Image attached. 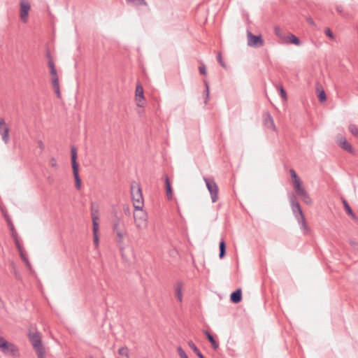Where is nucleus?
<instances>
[{"mask_svg":"<svg viewBox=\"0 0 358 358\" xmlns=\"http://www.w3.org/2000/svg\"><path fill=\"white\" fill-rule=\"evenodd\" d=\"M127 3L134 6H147L145 0H126Z\"/></svg>","mask_w":358,"mask_h":358,"instance_id":"obj_28","label":"nucleus"},{"mask_svg":"<svg viewBox=\"0 0 358 358\" xmlns=\"http://www.w3.org/2000/svg\"><path fill=\"white\" fill-rule=\"evenodd\" d=\"M293 185L296 193L303 188L301 187V181L300 179L294 180Z\"/></svg>","mask_w":358,"mask_h":358,"instance_id":"obj_33","label":"nucleus"},{"mask_svg":"<svg viewBox=\"0 0 358 358\" xmlns=\"http://www.w3.org/2000/svg\"><path fill=\"white\" fill-rule=\"evenodd\" d=\"M0 351L8 355L17 357L19 355V350L13 343L7 341L3 337L0 336Z\"/></svg>","mask_w":358,"mask_h":358,"instance_id":"obj_5","label":"nucleus"},{"mask_svg":"<svg viewBox=\"0 0 358 358\" xmlns=\"http://www.w3.org/2000/svg\"><path fill=\"white\" fill-rule=\"evenodd\" d=\"M325 34H326V35H327V36H328L329 37H330V38H334V34H333V33L331 32V31L330 30V29H329V28H328V29H327L325 30Z\"/></svg>","mask_w":358,"mask_h":358,"instance_id":"obj_49","label":"nucleus"},{"mask_svg":"<svg viewBox=\"0 0 358 358\" xmlns=\"http://www.w3.org/2000/svg\"><path fill=\"white\" fill-rule=\"evenodd\" d=\"M203 180L206 182V187L210 192V198L213 203H215L218 197V186L213 179L208 178L204 177Z\"/></svg>","mask_w":358,"mask_h":358,"instance_id":"obj_6","label":"nucleus"},{"mask_svg":"<svg viewBox=\"0 0 358 358\" xmlns=\"http://www.w3.org/2000/svg\"><path fill=\"white\" fill-rule=\"evenodd\" d=\"M38 146L41 149V152L43 151L45 145L41 140L38 141Z\"/></svg>","mask_w":358,"mask_h":358,"instance_id":"obj_48","label":"nucleus"},{"mask_svg":"<svg viewBox=\"0 0 358 358\" xmlns=\"http://www.w3.org/2000/svg\"><path fill=\"white\" fill-rule=\"evenodd\" d=\"M8 225L9 227V229L11 231V236L13 238H15L16 236H18L17 233L15 229V227L10 219L6 218Z\"/></svg>","mask_w":358,"mask_h":358,"instance_id":"obj_29","label":"nucleus"},{"mask_svg":"<svg viewBox=\"0 0 358 358\" xmlns=\"http://www.w3.org/2000/svg\"><path fill=\"white\" fill-rule=\"evenodd\" d=\"M188 345L199 358H206L192 341H188Z\"/></svg>","mask_w":358,"mask_h":358,"instance_id":"obj_26","label":"nucleus"},{"mask_svg":"<svg viewBox=\"0 0 358 358\" xmlns=\"http://www.w3.org/2000/svg\"><path fill=\"white\" fill-rule=\"evenodd\" d=\"M296 194L307 205H311L313 203L312 199L304 188L299 191Z\"/></svg>","mask_w":358,"mask_h":358,"instance_id":"obj_12","label":"nucleus"},{"mask_svg":"<svg viewBox=\"0 0 358 358\" xmlns=\"http://www.w3.org/2000/svg\"><path fill=\"white\" fill-rule=\"evenodd\" d=\"M337 141L339 146L350 153H354V149L350 143H349L345 137L340 135L337 137Z\"/></svg>","mask_w":358,"mask_h":358,"instance_id":"obj_10","label":"nucleus"},{"mask_svg":"<svg viewBox=\"0 0 358 358\" xmlns=\"http://www.w3.org/2000/svg\"><path fill=\"white\" fill-rule=\"evenodd\" d=\"M46 57L47 58L49 59H52V57H51V55H50V52H48L47 54H46Z\"/></svg>","mask_w":358,"mask_h":358,"instance_id":"obj_52","label":"nucleus"},{"mask_svg":"<svg viewBox=\"0 0 358 358\" xmlns=\"http://www.w3.org/2000/svg\"><path fill=\"white\" fill-rule=\"evenodd\" d=\"M50 165L53 168H57V160L55 157H51L50 159Z\"/></svg>","mask_w":358,"mask_h":358,"instance_id":"obj_46","label":"nucleus"},{"mask_svg":"<svg viewBox=\"0 0 358 358\" xmlns=\"http://www.w3.org/2000/svg\"><path fill=\"white\" fill-rule=\"evenodd\" d=\"M0 134L5 143L9 142V128L7 127L5 120L0 118Z\"/></svg>","mask_w":358,"mask_h":358,"instance_id":"obj_9","label":"nucleus"},{"mask_svg":"<svg viewBox=\"0 0 358 358\" xmlns=\"http://www.w3.org/2000/svg\"><path fill=\"white\" fill-rule=\"evenodd\" d=\"M307 20L310 24H314V22L311 18H308Z\"/></svg>","mask_w":358,"mask_h":358,"instance_id":"obj_53","label":"nucleus"},{"mask_svg":"<svg viewBox=\"0 0 358 358\" xmlns=\"http://www.w3.org/2000/svg\"><path fill=\"white\" fill-rule=\"evenodd\" d=\"M90 358H93V357H90Z\"/></svg>","mask_w":358,"mask_h":358,"instance_id":"obj_54","label":"nucleus"},{"mask_svg":"<svg viewBox=\"0 0 358 358\" xmlns=\"http://www.w3.org/2000/svg\"><path fill=\"white\" fill-rule=\"evenodd\" d=\"M134 219L136 227L139 230L145 229L148 226V215L143 208H135Z\"/></svg>","mask_w":358,"mask_h":358,"instance_id":"obj_3","label":"nucleus"},{"mask_svg":"<svg viewBox=\"0 0 358 358\" xmlns=\"http://www.w3.org/2000/svg\"><path fill=\"white\" fill-rule=\"evenodd\" d=\"M349 131L355 137L358 138V127L354 124H350L348 127Z\"/></svg>","mask_w":358,"mask_h":358,"instance_id":"obj_31","label":"nucleus"},{"mask_svg":"<svg viewBox=\"0 0 358 358\" xmlns=\"http://www.w3.org/2000/svg\"><path fill=\"white\" fill-rule=\"evenodd\" d=\"M342 202H343V206H344V209H345L346 213L348 215H350L352 219L356 220L357 217L355 215V213H353L352 208H350V206L348 204V203L347 202V201L345 199H342Z\"/></svg>","mask_w":358,"mask_h":358,"instance_id":"obj_18","label":"nucleus"},{"mask_svg":"<svg viewBox=\"0 0 358 358\" xmlns=\"http://www.w3.org/2000/svg\"><path fill=\"white\" fill-rule=\"evenodd\" d=\"M275 34L282 41V43L287 42V36L285 35L282 30L278 27L274 28Z\"/></svg>","mask_w":358,"mask_h":358,"instance_id":"obj_22","label":"nucleus"},{"mask_svg":"<svg viewBox=\"0 0 358 358\" xmlns=\"http://www.w3.org/2000/svg\"><path fill=\"white\" fill-rule=\"evenodd\" d=\"M297 222L301 226V229L303 231V233L307 234L309 231L310 229L306 223L305 216L299 217V219L297 220Z\"/></svg>","mask_w":358,"mask_h":358,"instance_id":"obj_19","label":"nucleus"},{"mask_svg":"<svg viewBox=\"0 0 358 358\" xmlns=\"http://www.w3.org/2000/svg\"><path fill=\"white\" fill-rule=\"evenodd\" d=\"M318 99L321 102H323L327 99L325 92L322 89L319 92Z\"/></svg>","mask_w":358,"mask_h":358,"instance_id":"obj_40","label":"nucleus"},{"mask_svg":"<svg viewBox=\"0 0 358 358\" xmlns=\"http://www.w3.org/2000/svg\"><path fill=\"white\" fill-rule=\"evenodd\" d=\"M130 190L134 208H143V197L139 184L133 181L131 183Z\"/></svg>","mask_w":358,"mask_h":358,"instance_id":"obj_2","label":"nucleus"},{"mask_svg":"<svg viewBox=\"0 0 358 358\" xmlns=\"http://www.w3.org/2000/svg\"><path fill=\"white\" fill-rule=\"evenodd\" d=\"M20 255L22 258V259L24 262V263L26 264V265L27 266H30V263L27 259V257H26V255H24V251H22V253H20Z\"/></svg>","mask_w":358,"mask_h":358,"instance_id":"obj_43","label":"nucleus"},{"mask_svg":"<svg viewBox=\"0 0 358 358\" xmlns=\"http://www.w3.org/2000/svg\"><path fill=\"white\" fill-rule=\"evenodd\" d=\"M15 244V246L19 252V253H22V251H23V248L19 241L18 236H16L15 238H13Z\"/></svg>","mask_w":358,"mask_h":358,"instance_id":"obj_35","label":"nucleus"},{"mask_svg":"<svg viewBox=\"0 0 358 358\" xmlns=\"http://www.w3.org/2000/svg\"><path fill=\"white\" fill-rule=\"evenodd\" d=\"M336 8L337 12H338L340 15H343V17H346V15H346L345 13H343V9L342 6H341V5H337V6H336Z\"/></svg>","mask_w":358,"mask_h":358,"instance_id":"obj_45","label":"nucleus"},{"mask_svg":"<svg viewBox=\"0 0 358 358\" xmlns=\"http://www.w3.org/2000/svg\"><path fill=\"white\" fill-rule=\"evenodd\" d=\"M48 66L50 68V73L51 75V80L55 78H58L57 70L55 66V63L52 59H49Z\"/></svg>","mask_w":358,"mask_h":358,"instance_id":"obj_20","label":"nucleus"},{"mask_svg":"<svg viewBox=\"0 0 358 358\" xmlns=\"http://www.w3.org/2000/svg\"><path fill=\"white\" fill-rule=\"evenodd\" d=\"M248 45L252 48H260L264 45V41L261 35H254L250 31L247 33Z\"/></svg>","mask_w":358,"mask_h":358,"instance_id":"obj_7","label":"nucleus"},{"mask_svg":"<svg viewBox=\"0 0 358 358\" xmlns=\"http://www.w3.org/2000/svg\"><path fill=\"white\" fill-rule=\"evenodd\" d=\"M28 336H29V341L32 344V345L37 354V356L39 358H44L45 351V348L42 344L40 333L37 331H30L28 334Z\"/></svg>","mask_w":358,"mask_h":358,"instance_id":"obj_1","label":"nucleus"},{"mask_svg":"<svg viewBox=\"0 0 358 358\" xmlns=\"http://www.w3.org/2000/svg\"><path fill=\"white\" fill-rule=\"evenodd\" d=\"M55 92L58 98H61V92H60L59 89L57 90H55Z\"/></svg>","mask_w":358,"mask_h":358,"instance_id":"obj_51","label":"nucleus"},{"mask_svg":"<svg viewBox=\"0 0 358 358\" xmlns=\"http://www.w3.org/2000/svg\"><path fill=\"white\" fill-rule=\"evenodd\" d=\"M289 201L290 203V206H294V204H299V201H297L296 196L294 194H291L289 196Z\"/></svg>","mask_w":358,"mask_h":358,"instance_id":"obj_34","label":"nucleus"},{"mask_svg":"<svg viewBox=\"0 0 358 358\" xmlns=\"http://www.w3.org/2000/svg\"><path fill=\"white\" fill-rule=\"evenodd\" d=\"M217 61H218V62L220 63V64L223 68H226V64H225V63L224 62V61L222 60V57L221 52H218L217 56Z\"/></svg>","mask_w":358,"mask_h":358,"instance_id":"obj_41","label":"nucleus"},{"mask_svg":"<svg viewBox=\"0 0 358 358\" xmlns=\"http://www.w3.org/2000/svg\"><path fill=\"white\" fill-rule=\"evenodd\" d=\"M93 236H94V243L96 246L98 245L99 244V238H98V235L97 234H93Z\"/></svg>","mask_w":358,"mask_h":358,"instance_id":"obj_50","label":"nucleus"},{"mask_svg":"<svg viewBox=\"0 0 358 358\" xmlns=\"http://www.w3.org/2000/svg\"><path fill=\"white\" fill-rule=\"evenodd\" d=\"M176 296L179 302L182 301V283L178 282L175 286Z\"/></svg>","mask_w":358,"mask_h":358,"instance_id":"obj_15","label":"nucleus"},{"mask_svg":"<svg viewBox=\"0 0 358 358\" xmlns=\"http://www.w3.org/2000/svg\"><path fill=\"white\" fill-rule=\"evenodd\" d=\"M124 224L119 218H117L113 224V231L117 233L118 231L124 229Z\"/></svg>","mask_w":358,"mask_h":358,"instance_id":"obj_27","label":"nucleus"},{"mask_svg":"<svg viewBox=\"0 0 358 358\" xmlns=\"http://www.w3.org/2000/svg\"><path fill=\"white\" fill-rule=\"evenodd\" d=\"M199 73L201 75H206L207 74V71H206V67L204 64H201L199 67Z\"/></svg>","mask_w":358,"mask_h":358,"instance_id":"obj_44","label":"nucleus"},{"mask_svg":"<svg viewBox=\"0 0 358 358\" xmlns=\"http://www.w3.org/2000/svg\"><path fill=\"white\" fill-rule=\"evenodd\" d=\"M293 214L296 220H299V217H302L304 216L302 209L300 206V204H294V206L291 207Z\"/></svg>","mask_w":358,"mask_h":358,"instance_id":"obj_16","label":"nucleus"},{"mask_svg":"<svg viewBox=\"0 0 358 358\" xmlns=\"http://www.w3.org/2000/svg\"><path fill=\"white\" fill-rule=\"evenodd\" d=\"M91 210H92V218L93 219V215L94 214L96 215V217H99L98 216V209L97 208H94V205L92 204V208H91Z\"/></svg>","mask_w":358,"mask_h":358,"instance_id":"obj_47","label":"nucleus"},{"mask_svg":"<svg viewBox=\"0 0 358 358\" xmlns=\"http://www.w3.org/2000/svg\"><path fill=\"white\" fill-rule=\"evenodd\" d=\"M264 124L268 129L273 131L275 130L273 119L269 113L266 114L264 120Z\"/></svg>","mask_w":358,"mask_h":358,"instance_id":"obj_13","label":"nucleus"},{"mask_svg":"<svg viewBox=\"0 0 358 358\" xmlns=\"http://www.w3.org/2000/svg\"><path fill=\"white\" fill-rule=\"evenodd\" d=\"M203 83H204V85L206 87L205 101H204V102H205V103H207L208 99V96H209V84H208V83L206 80H204Z\"/></svg>","mask_w":358,"mask_h":358,"instance_id":"obj_36","label":"nucleus"},{"mask_svg":"<svg viewBox=\"0 0 358 358\" xmlns=\"http://www.w3.org/2000/svg\"><path fill=\"white\" fill-rule=\"evenodd\" d=\"M116 234V236L117 237V243L120 244V245H122L123 243V241H124V235L126 234V231L125 229H122L121 231H118ZM120 249L122 250L123 248L122 247V245H120Z\"/></svg>","mask_w":358,"mask_h":358,"instance_id":"obj_25","label":"nucleus"},{"mask_svg":"<svg viewBox=\"0 0 358 358\" xmlns=\"http://www.w3.org/2000/svg\"><path fill=\"white\" fill-rule=\"evenodd\" d=\"M231 301L234 303H239L242 299V292L241 289H238L233 292L230 296Z\"/></svg>","mask_w":358,"mask_h":358,"instance_id":"obj_14","label":"nucleus"},{"mask_svg":"<svg viewBox=\"0 0 358 358\" xmlns=\"http://www.w3.org/2000/svg\"><path fill=\"white\" fill-rule=\"evenodd\" d=\"M54 91L59 89V78H55L51 80Z\"/></svg>","mask_w":358,"mask_h":358,"instance_id":"obj_38","label":"nucleus"},{"mask_svg":"<svg viewBox=\"0 0 358 358\" xmlns=\"http://www.w3.org/2000/svg\"><path fill=\"white\" fill-rule=\"evenodd\" d=\"M71 165L73 169V173L75 178L76 188L80 189L81 188V179L79 176L78 171L79 166L76 162L77 159V150L74 146L71 148Z\"/></svg>","mask_w":358,"mask_h":358,"instance_id":"obj_4","label":"nucleus"},{"mask_svg":"<svg viewBox=\"0 0 358 358\" xmlns=\"http://www.w3.org/2000/svg\"><path fill=\"white\" fill-rule=\"evenodd\" d=\"M289 173H290V176H291V177H292V181H294V180H299V179H300V178L298 177V176H297V174H296V171H295L294 169H289Z\"/></svg>","mask_w":358,"mask_h":358,"instance_id":"obj_42","label":"nucleus"},{"mask_svg":"<svg viewBox=\"0 0 358 358\" xmlns=\"http://www.w3.org/2000/svg\"><path fill=\"white\" fill-rule=\"evenodd\" d=\"M135 96L136 100L138 102V106H143V104L140 103L141 101H144L143 88L141 84L136 85Z\"/></svg>","mask_w":358,"mask_h":358,"instance_id":"obj_11","label":"nucleus"},{"mask_svg":"<svg viewBox=\"0 0 358 358\" xmlns=\"http://www.w3.org/2000/svg\"><path fill=\"white\" fill-rule=\"evenodd\" d=\"M276 87L278 90L280 94L281 97L282 98V99L284 101H287V93H286L285 89L283 88V87L281 85H278L276 86Z\"/></svg>","mask_w":358,"mask_h":358,"instance_id":"obj_32","label":"nucleus"},{"mask_svg":"<svg viewBox=\"0 0 358 358\" xmlns=\"http://www.w3.org/2000/svg\"><path fill=\"white\" fill-rule=\"evenodd\" d=\"M220 254L219 257L222 259L226 255V243L224 239H222L219 245Z\"/></svg>","mask_w":358,"mask_h":358,"instance_id":"obj_24","label":"nucleus"},{"mask_svg":"<svg viewBox=\"0 0 358 358\" xmlns=\"http://www.w3.org/2000/svg\"><path fill=\"white\" fill-rule=\"evenodd\" d=\"M99 217H96V215H93L92 223H93V234H97L99 229V223H98Z\"/></svg>","mask_w":358,"mask_h":358,"instance_id":"obj_30","label":"nucleus"},{"mask_svg":"<svg viewBox=\"0 0 358 358\" xmlns=\"http://www.w3.org/2000/svg\"><path fill=\"white\" fill-rule=\"evenodd\" d=\"M177 351L180 358H189L185 352L180 346L177 348Z\"/></svg>","mask_w":358,"mask_h":358,"instance_id":"obj_39","label":"nucleus"},{"mask_svg":"<svg viewBox=\"0 0 358 358\" xmlns=\"http://www.w3.org/2000/svg\"><path fill=\"white\" fill-rule=\"evenodd\" d=\"M204 334L209 342L211 343L212 348L214 350H217L219 348V343L215 340L213 336L208 331H205Z\"/></svg>","mask_w":358,"mask_h":358,"instance_id":"obj_21","label":"nucleus"},{"mask_svg":"<svg viewBox=\"0 0 358 358\" xmlns=\"http://www.w3.org/2000/svg\"><path fill=\"white\" fill-rule=\"evenodd\" d=\"M164 182L166 185V196L169 199H172L173 192L171 188V185L170 180L167 176L164 178Z\"/></svg>","mask_w":358,"mask_h":358,"instance_id":"obj_17","label":"nucleus"},{"mask_svg":"<svg viewBox=\"0 0 358 358\" xmlns=\"http://www.w3.org/2000/svg\"><path fill=\"white\" fill-rule=\"evenodd\" d=\"M287 42H289L290 43H293L296 45H301V41L294 34H289L287 36Z\"/></svg>","mask_w":358,"mask_h":358,"instance_id":"obj_23","label":"nucleus"},{"mask_svg":"<svg viewBox=\"0 0 358 358\" xmlns=\"http://www.w3.org/2000/svg\"><path fill=\"white\" fill-rule=\"evenodd\" d=\"M118 353L121 356L128 357V355H129V350H128L127 348L123 347V348H121L119 349Z\"/></svg>","mask_w":358,"mask_h":358,"instance_id":"obj_37","label":"nucleus"},{"mask_svg":"<svg viewBox=\"0 0 358 358\" xmlns=\"http://www.w3.org/2000/svg\"><path fill=\"white\" fill-rule=\"evenodd\" d=\"M30 8L31 6L27 0H22L20 1V16L21 20L24 23L28 20V15Z\"/></svg>","mask_w":358,"mask_h":358,"instance_id":"obj_8","label":"nucleus"}]
</instances>
